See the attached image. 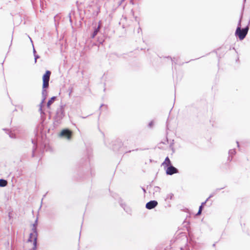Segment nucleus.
<instances>
[{"instance_id":"6","label":"nucleus","mask_w":250,"mask_h":250,"mask_svg":"<svg viewBox=\"0 0 250 250\" xmlns=\"http://www.w3.org/2000/svg\"><path fill=\"white\" fill-rule=\"evenodd\" d=\"M158 205V203L156 201H151L146 204V208L147 209H151L154 208Z\"/></svg>"},{"instance_id":"12","label":"nucleus","mask_w":250,"mask_h":250,"mask_svg":"<svg viewBox=\"0 0 250 250\" xmlns=\"http://www.w3.org/2000/svg\"><path fill=\"white\" fill-rule=\"evenodd\" d=\"M60 17L58 15H56L54 17V19L55 24L56 26L57 25V24L58 23V21L60 20Z\"/></svg>"},{"instance_id":"11","label":"nucleus","mask_w":250,"mask_h":250,"mask_svg":"<svg viewBox=\"0 0 250 250\" xmlns=\"http://www.w3.org/2000/svg\"><path fill=\"white\" fill-rule=\"evenodd\" d=\"M99 29H100V25H99L98 27L95 29L94 31L93 32V33L92 35V38H94L97 34L98 32L99 31Z\"/></svg>"},{"instance_id":"18","label":"nucleus","mask_w":250,"mask_h":250,"mask_svg":"<svg viewBox=\"0 0 250 250\" xmlns=\"http://www.w3.org/2000/svg\"><path fill=\"white\" fill-rule=\"evenodd\" d=\"M245 1H246V0H244Z\"/></svg>"},{"instance_id":"3","label":"nucleus","mask_w":250,"mask_h":250,"mask_svg":"<svg viewBox=\"0 0 250 250\" xmlns=\"http://www.w3.org/2000/svg\"><path fill=\"white\" fill-rule=\"evenodd\" d=\"M51 75V72L49 70H47L45 72V73L42 76V88H47L49 86V81L50 79V77Z\"/></svg>"},{"instance_id":"7","label":"nucleus","mask_w":250,"mask_h":250,"mask_svg":"<svg viewBox=\"0 0 250 250\" xmlns=\"http://www.w3.org/2000/svg\"><path fill=\"white\" fill-rule=\"evenodd\" d=\"M171 165V161L168 157H166L164 162L162 163V165L165 167H168Z\"/></svg>"},{"instance_id":"9","label":"nucleus","mask_w":250,"mask_h":250,"mask_svg":"<svg viewBox=\"0 0 250 250\" xmlns=\"http://www.w3.org/2000/svg\"><path fill=\"white\" fill-rule=\"evenodd\" d=\"M7 182L5 180L0 179V187H4L7 186Z\"/></svg>"},{"instance_id":"16","label":"nucleus","mask_w":250,"mask_h":250,"mask_svg":"<svg viewBox=\"0 0 250 250\" xmlns=\"http://www.w3.org/2000/svg\"><path fill=\"white\" fill-rule=\"evenodd\" d=\"M29 39H30V40H31V42H32V46H33V47H34V45H33V42H32V40H31V38H29Z\"/></svg>"},{"instance_id":"15","label":"nucleus","mask_w":250,"mask_h":250,"mask_svg":"<svg viewBox=\"0 0 250 250\" xmlns=\"http://www.w3.org/2000/svg\"><path fill=\"white\" fill-rule=\"evenodd\" d=\"M140 30L141 31L142 29H141V28L140 27H139L138 31V33L139 32V31H140Z\"/></svg>"},{"instance_id":"14","label":"nucleus","mask_w":250,"mask_h":250,"mask_svg":"<svg viewBox=\"0 0 250 250\" xmlns=\"http://www.w3.org/2000/svg\"><path fill=\"white\" fill-rule=\"evenodd\" d=\"M69 17L70 21V22H71V19L70 14H69Z\"/></svg>"},{"instance_id":"8","label":"nucleus","mask_w":250,"mask_h":250,"mask_svg":"<svg viewBox=\"0 0 250 250\" xmlns=\"http://www.w3.org/2000/svg\"><path fill=\"white\" fill-rule=\"evenodd\" d=\"M56 98H57L56 97L54 96V97H52L48 101V102L47 103V107L48 108H50L51 105L55 102V101L56 100Z\"/></svg>"},{"instance_id":"13","label":"nucleus","mask_w":250,"mask_h":250,"mask_svg":"<svg viewBox=\"0 0 250 250\" xmlns=\"http://www.w3.org/2000/svg\"><path fill=\"white\" fill-rule=\"evenodd\" d=\"M242 18V15H241V16L240 18L239 21L238 23V25H237V27H240V28H241V22Z\"/></svg>"},{"instance_id":"2","label":"nucleus","mask_w":250,"mask_h":250,"mask_svg":"<svg viewBox=\"0 0 250 250\" xmlns=\"http://www.w3.org/2000/svg\"><path fill=\"white\" fill-rule=\"evenodd\" d=\"M250 21H249L248 25L244 28H240V27H237L235 33L236 36L238 37L240 40L244 39L248 34L249 29V25Z\"/></svg>"},{"instance_id":"10","label":"nucleus","mask_w":250,"mask_h":250,"mask_svg":"<svg viewBox=\"0 0 250 250\" xmlns=\"http://www.w3.org/2000/svg\"><path fill=\"white\" fill-rule=\"evenodd\" d=\"M206 204V202H203L202 203V205L201 206L199 207V210L197 212V213L196 214V215H199L201 214V212H202V208H203V207L204 206V205Z\"/></svg>"},{"instance_id":"1","label":"nucleus","mask_w":250,"mask_h":250,"mask_svg":"<svg viewBox=\"0 0 250 250\" xmlns=\"http://www.w3.org/2000/svg\"><path fill=\"white\" fill-rule=\"evenodd\" d=\"M38 233L37 231V227L35 224L31 226V230L29 233V236L26 241V243L32 247V250H36L37 249V239Z\"/></svg>"},{"instance_id":"17","label":"nucleus","mask_w":250,"mask_h":250,"mask_svg":"<svg viewBox=\"0 0 250 250\" xmlns=\"http://www.w3.org/2000/svg\"><path fill=\"white\" fill-rule=\"evenodd\" d=\"M131 12H132V14H133V13H134L133 11L132 10Z\"/></svg>"},{"instance_id":"5","label":"nucleus","mask_w":250,"mask_h":250,"mask_svg":"<svg viewBox=\"0 0 250 250\" xmlns=\"http://www.w3.org/2000/svg\"><path fill=\"white\" fill-rule=\"evenodd\" d=\"M177 169L172 166L167 167L166 170V173L168 175H172L175 173H177Z\"/></svg>"},{"instance_id":"4","label":"nucleus","mask_w":250,"mask_h":250,"mask_svg":"<svg viewBox=\"0 0 250 250\" xmlns=\"http://www.w3.org/2000/svg\"><path fill=\"white\" fill-rule=\"evenodd\" d=\"M72 132L68 129L62 130L60 134V136L65 137L67 139H70L72 137Z\"/></svg>"}]
</instances>
